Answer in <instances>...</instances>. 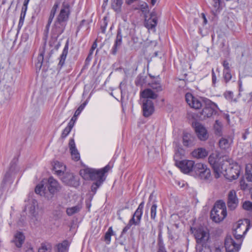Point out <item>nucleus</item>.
Instances as JSON below:
<instances>
[{
  "instance_id": "nucleus-51",
  "label": "nucleus",
  "mask_w": 252,
  "mask_h": 252,
  "mask_svg": "<svg viewBox=\"0 0 252 252\" xmlns=\"http://www.w3.org/2000/svg\"><path fill=\"white\" fill-rule=\"evenodd\" d=\"M132 225H134V223L129 220L128 224L123 229L122 233H126L130 229Z\"/></svg>"
},
{
  "instance_id": "nucleus-37",
  "label": "nucleus",
  "mask_w": 252,
  "mask_h": 252,
  "mask_svg": "<svg viewBox=\"0 0 252 252\" xmlns=\"http://www.w3.org/2000/svg\"><path fill=\"white\" fill-rule=\"evenodd\" d=\"M196 252H212L209 247L203 244H197L196 246Z\"/></svg>"
},
{
  "instance_id": "nucleus-38",
  "label": "nucleus",
  "mask_w": 252,
  "mask_h": 252,
  "mask_svg": "<svg viewBox=\"0 0 252 252\" xmlns=\"http://www.w3.org/2000/svg\"><path fill=\"white\" fill-rule=\"evenodd\" d=\"M223 78L224 82L228 83L232 78L230 70H223Z\"/></svg>"
},
{
  "instance_id": "nucleus-43",
  "label": "nucleus",
  "mask_w": 252,
  "mask_h": 252,
  "mask_svg": "<svg viewBox=\"0 0 252 252\" xmlns=\"http://www.w3.org/2000/svg\"><path fill=\"white\" fill-rule=\"evenodd\" d=\"M101 184V181L95 182L93 184L91 187V190L92 192H93L94 194L95 193L97 189L100 186Z\"/></svg>"
},
{
  "instance_id": "nucleus-53",
  "label": "nucleus",
  "mask_w": 252,
  "mask_h": 252,
  "mask_svg": "<svg viewBox=\"0 0 252 252\" xmlns=\"http://www.w3.org/2000/svg\"><path fill=\"white\" fill-rule=\"evenodd\" d=\"M212 85L214 87H215L216 84L217 83V76L216 75V74L213 68L212 69Z\"/></svg>"
},
{
  "instance_id": "nucleus-47",
  "label": "nucleus",
  "mask_w": 252,
  "mask_h": 252,
  "mask_svg": "<svg viewBox=\"0 0 252 252\" xmlns=\"http://www.w3.org/2000/svg\"><path fill=\"white\" fill-rule=\"evenodd\" d=\"M224 97L229 101H232L233 98V93L231 91H226L224 93Z\"/></svg>"
},
{
  "instance_id": "nucleus-17",
  "label": "nucleus",
  "mask_w": 252,
  "mask_h": 252,
  "mask_svg": "<svg viewBox=\"0 0 252 252\" xmlns=\"http://www.w3.org/2000/svg\"><path fill=\"white\" fill-rule=\"evenodd\" d=\"M62 180L65 184L75 187L79 185L78 181L76 179L75 177L72 173H66L63 174Z\"/></svg>"
},
{
  "instance_id": "nucleus-63",
  "label": "nucleus",
  "mask_w": 252,
  "mask_h": 252,
  "mask_svg": "<svg viewBox=\"0 0 252 252\" xmlns=\"http://www.w3.org/2000/svg\"><path fill=\"white\" fill-rule=\"evenodd\" d=\"M82 110H83L81 108L78 107V109L75 112L74 114H75V115H77L78 116L80 115Z\"/></svg>"
},
{
  "instance_id": "nucleus-25",
  "label": "nucleus",
  "mask_w": 252,
  "mask_h": 252,
  "mask_svg": "<svg viewBox=\"0 0 252 252\" xmlns=\"http://www.w3.org/2000/svg\"><path fill=\"white\" fill-rule=\"evenodd\" d=\"M208 154V153L207 150L203 148H198L195 149L191 153L192 156L197 159L203 158L207 157Z\"/></svg>"
},
{
  "instance_id": "nucleus-13",
  "label": "nucleus",
  "mask_w": 252,
  "mask_h": 252,
  "mask_svg": "<svg viewBox=\"0 0 252 252\" xmlns=\"http://www.w3.org/2000/svg\"><path fill=\"white\" fill-rule=\"evenodd\" d=\"M224 246L227 252H233L239 250V245L236 244L230 235L226 236Z\"/></svg>"
},
{
  "instance_id": "nucleus-55",
  "label": "nucleus",
  "mask_w": 252,
  "mask_h": 252,
  "mask_svg": "<svg viewBox=\"0 0 252 252\" xmlns=\"http://www.w3.org/2000/svg\"><path fill=\"white\" fill-rule=\"evenodd\" d=\"M69 146L70 151L76 149L75 147V144L74 139H71L69 142Z\"/></svg>"
},
{
  "instance_id": "nucleus-23",
  "label": "nucleus",
  "mask_w": 252,
  "mask_h": 252,
  "mask_svg": "<svg viewBox=\"0 0 252 252\" xmlns=\"http://www.w3.org/2000/svg\"><path fill=\"white\" fill-rule=\"evenodd\" d=\"M140 96L144 99L151 98L153 99H156L158 95L154 92L151 89H146L140 93Z\"/></svg>"
},
{
  "instance_id": "nucleus-40",
  "label": "nucleus",
  "mask_w": 252,
  "mask_h": 252,
  "mask_svg": "<svg viewBox=\"0 0 252 252\" xmlns=\"http://www.w3.org/2000/svg\"><path fill=\"white\" fill-rule=\"evenodd\" d=\"M157 205L156 203H154L151 208V218L153 220H155L157 214Z\"/></svg>"
},
{
  "instance_id": "nucleus-30",
  "label": "nucleus",
  "mask_w": 252,
  "mask_h": 252,
  "mask_svg": "<svg viewBox=\"0 0 252 252\" xmlns=\"http://www.w3.org/2000/svg\"><path fill=\"white\" fill-rule=\"evenodd\" d=\"M214 129L216 135L220 136L222 135V124L219 121L216 120L214 125Z\"/></svg>"
},
{
  "instance_id": "nucleus-36",
  "label": "nucleus",
  "mask_w": 252,
  "mask_h": 252,
  "mask_svg": "<svg viewBox=\"0 0 252 252\" xmlns=\"http://www.w3.org/2000/svg\"><path fill=\"white\" fill-rule=\"evenodd\" d=\"M52 249V246L49 243H42L41 246L38 249V252H50Z\"/></svg>"
},
{
  "instance_id": "nucleus-32",
  "label": "nucleus",
  "mask_w": 252,
  "mask_h": 252,
  "mask_svg": "<svg viewBox=\"0 0 252 252\" xmlns=\"http://www.w3.org/2000/svg\"><path fill=\"white\" fill-rule=\"evenodd\" d=\"M44 53L43 51L40 53L37 58L36 62L35 63L36 69H38L39 70L41 69L42 65L44 60Z\"/></svg>"
},
{
  "instance_id": "nucleus-2",
  "label": "nucleus",
  "mask_w": 252,
  "mask_h": 252,
  "mask_svg": "<svg viewBox=\"0 0 252 252\" xmlns=\"http://www.w3.org/2000/svg\"><path fill=\"white\" fill-rule=\"evenodd\" d=\"M227 215L225 203L222 200L217 201L211 211L210 217L213 221L220 222L223 220Z\"/></svg>"
},
{
  "instance_id": "nucleus-56",
  "label": "nucleus",
  "mask_w": 252,
  "mask_h": 252,
  "mask_svg": "<svg viewBox=\"0 0 252 252\" xmlns=\"http://www.w3.org/2000/svg\"><path fill=\"white\" fill-rule=\"evenodd\" d=\"M222 65L224 67L223 70H230L229 63L227 61L224 60L222 63Z\"/></svg>"
},
{
  "instance_id": "nucleus-8",
  "label": "nucleus",
  "mask_w": 252,
  "mask_h": 252,
  "mask_svg": "<svg viewBox=\"0 0 252 252\" xmlns=\"http://www.w3.org/2000/svg\"><path fill=\"white\" fill-rule=\"evenodd\" d=\"M240 173V167L235 165L233 166L229 167L228 168L223 167V173H220V174H223L227 179L232 181L236 179L239 176Z\"/></svg>"
},
{
  "instance_id": "nucleus-49",
  "label": "nucleus",
  "mask_w": 252,
  "mask_h": 252,
  "mask_svg": "<svg viewBox=\"0 0 252 252\" xmlns=\"http://www.w3.org/2000/svg\"><path fill=\"white\" fill-rule=\"evenodd\" d=\"M107 25V18L106 17L103 18V24L101 26L100 29L103 33L105 32L106 28Z\"/></svg>"
},
{
  "instance_id": "nucleus-16",
  "label": "nucleus",
  "mask_w": 252,
  "mask_h": 252,
  "mask_svg": "<svg viewBox=\"0 0 252 252\" xmlns=\"http://www.w3.org/2000/svg\"><path fill=\"white\" fill-rule=\"evenodd\" d=\"M238 200L236 196V192L234 190H230L228 194L227 206L228 208L233 210L237 206Z\"/></svg>"
},
{
  "instance_id": "nucleus-24",
  "label": "nucleus",
  "mask_w": 252,
  "mask_h": 252,
  "mask_svg": "<svg viewBox=\"0 0 252 252\" xmlns=\"http://www.w3.org/2000/svg\"><path fill=\"white\" fill-rule=\"evenodd\" d=\"M53 169L58 176H62L64 173L65 166L62 162L58 161H54L53 162Z\"/></svg>"
},
{
  "instance_id": "nucleus-29",
  "label": "nucleus",
  "mask_w": 252,
  "mask_h": 252,
  "mask_svg": "<svg viewBox=\"0 0 252 252\" xmlns=\"http://www.w3.org/2000/svg\"><path fill=\"white\" fill-rule=\"evenodd\" d=\"M115 235V232L113 230L112 227H110L108 230L105 234L104 237V241L106 242L107 244H109L111 242V237L112 235Z\"/></svg>"
},
{
  "instance_id": "nucleus-20",
  "label": "nucleus",
  "mask_w": 252,
  "mask_h": 252,
  "mask_svg": "<svg viewBox=\"0 0 252 252\" xmlns=\"http://www.w3.org/2000/svg\"><path fill=\"white\" fill-rule=\"evenodd\" d=\"M158 23V18L155 12H153L150 14V17L145 19L144 25L147 29H155Z\"/></svg>"
},
{
  "instance_id": "nucleus-58",
  "label": "nucleus",
  "mask_w": 252,
  "mask_h": 252,
  "mask_svg": "<svg viewBox=\"0 0 252 252\" xmlns=\"http://www.w3.org/2000/svg\"><path fill=\"white\" fill-rule=\"evenodd\" d=\"M140 9L142 12H146L148 9V6L144 3L140 5Z\"/></svg>"
},
{
  "instance_id": "nucleus-39",
  "label": "nucleus",
  "mask_w": 252,
  "mask_h": 252,
  "mask_svg": "<svg viewBox=\"0 0 252 252\" xmlns=\"http://www.w3.org/2000/svg\"><path fill=\"white\" fill-rule=\"evenodd\" d=\"M67 242L64 241L63 243L59 244L57 247V252H65L66 251Z\"/></svg>"
},
{
  "instance_id": "nucleus-6",
  "label": "nucleus",
  "mask_w": 252,
  "mask_h": 252,
  "mask_svg": "<svg viewBox=\"0 0 252 252\" xmlns=\"http://www.w3.org/2000/svg\"><path fill=\"white\" fill-rule=\"evenodd\" d=\"M176 155L174 158L175 161V164L180 169L182 172L184 174L191 173L193 174L196 164L194 161L188 159L178 160L176 159Z\"/></svg>"
},
{
  "instance_id": "nucleus-28",
  "label": "nucleus",
  "mask_w": 252,
  "mask_h": 252,
  "mask_svg": "<svg viewBox=\"0 0 252 252\" xmlns=\"http://www.w3.org/2000/svg\"><path fill=\"white\" fill-rule=\"evenodd\" d=\"M17 162L18 158H13L11 161L9 171L5 174V178H8L10 176V173L14 172L16 171Z\"/></svg>"
},
{
  "instance_id": "nucleus-42",
  "label": "nucleus",
  "mask_w": 252,
  "mask_h": 252,
  "mask_svg": "<svg viewBox=\"0 0 252 252\" xmlns=\"http://www.w3.org/2000/svg\"><path fill=\"white\" fill-rule=\"evenodd\" d=\"M72 158L75 161H78L80 159V154L76 149L70 151Z\"/></svg>"
},
{
  "instance_id": "nucleus-50",
  "label": "nucleus",
  "mask_w": 252,
  "mask_h": 252,
  "mask_svg": "<svg viewBox=\"0 0 252 252\" xmlns=\"http://www.w3.org/2000/svg\"><path fill=\"white\" fill-rule=\"evenodd\" d=\"M43 188L44 185L43 184H39L36 186L35 189V192L37 194H41V192L43 190Z\"/></svg>"
},
{
  "instance_id": "nucleus-62",
  "label": "nucleus",
  "mask_w": 252,
  "mask_h": 252,
  "mask_svg": "<svg viewBox=\"0 0 252 252\" xmlns=\"http://www.w3.org/2000/svg\"><path fill=\"white\" fill-rule=\"evenodd\" d=\"M74 123H75L74 122L70 120V122H69V123L68 124V126L66 127L72 129V128H73V127L74 126Z\"/></svg>"
},
{
  "instance_id": "nucleus-4",
  "label": "nucleus",
  "mask_w": 252,
  "mask_h": 252,
  "mask_svg": "<svg viewBox=\"0 0 252 252\" xmlns=\"http://www.w3.org/2000/svg\"><path fill=\"white\" fill-rule=\"evenodd\" d=\"M131 29L127 26H121L117 31L116 38L113 47L111 50V53L115 55L117 52L118 48H120L122 43V38H126L131 34Z\"/></svg>"
},
{
  "instance_id": "nucleus-10",
  "label": "nucleus",
  "mask_w": 252,
  "mask_h": 252,
  "mask_svg": "<svg viewBox=\"0 0 252 252\" xmlns=\"http://www.w3.org/2000/svg\"><path fill=\"white\" fill-rule=\"evenodd\" d=\"M67 23L56 19L52 29L53 34L58 37L64 31Z\"/></svg>"
},
{
  "instance_id": "nucleus-7",
  "label": "nucleus",
  "mask_w": 252,
  "mask_h": 252,
  "mask_svg": "<svg viewBox=\"0 0 252 252\" xmlns=\"http://www.w3.org/2000/svg\"><path fill=\"white\" fill-rule=\"evenodd\" d=\"M217 105L209 99L205 101V106L201 112L204 118H210L217 113Z\"/></svg>"
},
{
  "instance_id": "nucleus-45",
  "label": "nucleus",
  "mask_w": 252,
  "mask_h": 252,
  "mask_svg": "<svg viewBox=\"0 0 252 252\" xmlns=\"http://www.w3.org/2000/svg\"><path fill=\"white\" fill-rule=\"evenodd\" d=\"M183 144L186 146H189L191 144V141L189 139V135L185 134L183 137Z\"/></svg>"
},
{
  "instance_id": "nucleus-14",
  "label": "nucleus",
  "mask_w": 252,
  "mask_h": 252,
  "mask_svg": "<svg viewBox=\"0 0 252 252\" xmlns=\"http://www.w3.org/2000/svg\"><path fill=\"white\" fill-rule=\"evenodd\" d=\"M185 97L187 102L191 107L199 109L202 107L201 101L198 98L194 97L191 94L187 93Z\"/></svg>"
},
{
  "instance_id": "nucleus-41",
  "label": "nucleus",
  "mask_w": 252,
  "mask_h": 252,
  "mask_svg": "<svg viewBox=\"0 0 252 252\" xmlns=\"http://www.w3.org/2000/svg\"><path fill=\"white\" fill-rule=\"evenodd\" d=\"M242 226H244V225L242 223H238L237 224V227L235 229V230L233 232V234L235 236V238L236 239H240L241 238L242 235L240 234H237V233L238 232V229L239 228H240Z\"/></svg>"
},
{
  "instance_id": "nucleus-1",
  "label": "nucleus",
  "mask_w": 252,
  "mask_h": 252,
  "mask_svg": "<svg viewBox=\"0 0 252 252\" xmlns=\"http://www.w3.org/2000/svg\"><path fill=\"white\" fill-rule=\"evenodd\" d=\"M110 169V167L108 165L100 169L87 168L81 170L80 174L85 180H91L95 182L101 181L102 184L105 179L104 174Z\"/></svg>"
},
{
  "instance_id": "nucleus-9",
  "label": "nucleus",
  "mask_w": 252,
  "mask_h": 252,
  "mask_svg": "<svg viewBox=\"0 0 252 252\" xmlns=\"http://www.w3.org/2000/svg\"><path fill=\"white\" fill-rule=\"evenodd\" d=\"M70 8L69 3L63 2L59 13L56 19L67 23L71 14Z\"/></svg>"
},
{
  "instance_id": "nucleus-54",
  "label": "nucleus",
  "mask_w": 252,
  "mask_h": 252,
  "mask_svg": "<svg viewBox=\"0 0 252 252\" xmlns=\"http://www.w3.org/2000/svg\"><path fill=\"white\" fill-rule=\"evenodd\" d=\"M97 42H96V40H95L93 44L92 47H91V48L90 49V52H89V54H90V56H92L93 54V52H94V51L96 48L97 47Z\"/></svg>"
},
{
  "instance_id": "nucleus-31",
  "label": "nucleus",
  "mask_w": 252,
  "mask_h": 252,
  "mask_svg": "<svg viewBox=\"0 0 252 252\" xmlns=\"http://www.w3.org/2000/svg\"><path fill=\"white\" fill-rule=\"evenodd\" d=\"M150 87L156 93L161 92L163 90V87L158 81L152 82L150 84Z\"/></svg>"
},
{
  "instance_id": "nucleus-60",
  "label": "nucleus",
  "mask_w": 252,
  "mask_h": 252,
  "mask_svg": "<svg viewBox=\"0 0 252 252\" xmlns=\"http://www.w3.org/2000/svg\"><path fill=\"white\" fill-rule=\"evenodd\" d=\"M59 2L56 1L51 9L53 10V11H55L56 12L57 9L59 7Z\"/></svg>"
},
{
  "instance_id": "nucleus-19",
  "label": "nucleus",
  "mask_w": 252,
  "mask_h": 252,
  "mask_svg": "<svg viewBox=\"0 0 252 252\" xmlns=\"http://www.w3.org/2000/svg\"><path fill=\"white\" fill-rule=\"evenodd\" d=\"M233 137L230 135H225L222 137L219 142L220 148L223 150L228 149L233 143Z\"/></svg>"
},
{
  "instance_id": "nucleus-3",
  "label": "nucleus",
  "mask_w": 252,
  "mask_h": 252,
  "mask_svg": "<svg viewBox=\"0 0 252 252\" xmlns=\"http://www.w3.org/2000/svg\"><path fill=\"white\" fill-rule=\"evenodd\" d=\"M221 158L217 153L211 154L208 158V161L214 170L215 177H220V173H223L224 164H221Z\"/></svg>"
},
{
  "instance_id": "nucleus-11",
  "label": "nucleus",
  "mask_w": 252,
  "mask_h": 252,
  "mask_svg": "<svg viewBox=\"0 0 252 252\" xmlns=\"http://www.w3.org/2000/svg\"><path fill=\"white\" fill-rule=\"evenodd\" d=\"M143 114L145 117L150 116L154 113L155 110L154 103L152 100L146 99L142 101Z\"/></svg>"
},
{
  "instance_id": "nucleus-18",
  "label": "nucleus",
  "mask_w": 252,
  "mask_h": 252,
  "mask_svg": "<svg viewBox=\"0 0 252 252\" xmlns=\"http://www.w3.org/2000/svg\"><path fill=\"white\" fill-rule=\"evenodd\" d=\"M48 189L49 192L54 194L59 191L61 189V186L57 180L53 177H50L48 180Z\"/></svg>"
},
{
  "instance_id": "nucleus-34",
  "label": "nucleus",
  "mask_w": 252,
  "mask_h": 252,
  "mask_svg": "<svg viewBox=\"0 0 252 252\" xmlns=\"http://www.w3.org/2000/svg\"><path fill=\"white\" fill-rule=\"evenodd\" d=\"M122 3L123 0H112L111 6L115 11H119Z\"/></svg>"
},
{
  "instance_id": "nucleus-26",
  "label": "nucleus",
  "mask_w": 252,
  "mask_h": 252,
  "mask_svg": "<svg viewBox=\"0 0 252 252\" xmlns=\"http://www.w3.org/2000/svg\"><path fill=\"white\" fill-rule=\"evenodd\" d=\"M25 237L23 233L17 232L14 235V239L12 241L18 248H21L24 242Z\"/></svg>"
},
{
  "instance_id": "nucleus-59",
  "label": "nucleus",
  "mask_w": 252,
  "mask_h": 252,
  "mask_svg": "<svg viewBox=\"0 0 252 252\" xmlns=\"http://www.w3.org/2000/svg\"><path fill=\"white\" fill-rule=\"evenodd\" d=\"M59 2L56 1L51 9L53 10V11H55L56 12L57 9L59 7Z\"/></svg>"
},
{
  "instance_id": "nucleus-22",
  "label": "nucleus",
  "mask_w": 252,
  "mask_h": 252,
  "mask_svg": "<svg viewBox=\"0 0 252 252\" xmlns=\"http://www.w3.org/2000/svg\"><path fill=\"white\" fill-rule=\"evenodd\" d=\"M12 94V91L11 88L6 87L0 92V99L1 101L4 103L11 98Z\"/></svg>"
},
{
  "instance_id": "nucleus-21",
  "label": "nucleus",
  "mask_w": 252,
  "mask_h": 252,
  "mask_svg": "<svg viewBox=\"0 0 252 252\" xmlns=\"http://www.w3.org/2000/svg\"><path fill=\"white\" fill-rule=\"evenodd\" d=\"M195 132L198 138L202 141L208 138L207 131L205 127L200 124H196L195 127Z\"/></svg>"
},
{
  "instance_id": "nucleus-61",
  "label": "nucleus",
  "mask_w": 252,
  "mask_h": 252,
  "mask_svg": "<svg viewBox=\"0 0 252 252\" xmlns=\"http://www.w3.org/2000/svg\"><path fill=\"white\" fill-rule=\"evenodd\" d=\"M30 212L31 214H32L33 216H34V213L35 212L34 205H32V206L30 208Z\"/></svg>"
},
{
  "instance_id": "nucleus-27",
  "label": "nucleus",
  "mask_w": 252,
  "mask_h": 252,
  "mask_svg": "<svg viewBox=\"0 0 252 252\" xmlns=\"http://www.w3.org/2000/svg\"><path fill=\"white\" fill-rule=\"evenodd\" d=\"M68 46H69V40H67L66 41L65 46L64 47L63 50V51L62 54H61L60 56V60L59 63V65H60L61 67H62L63 64H64V62L67 56V55L68 54Z\"/></svg>"
},
{
  "instance_id": "nucleus-57",
  "label": "nucleus",
  "mask_w": 252,
  "mask_h": 252,
  "mask_svg": "<svg viewBox=\"0 0 252 252\" xmlns=\"http://www.w3.org/2000/svg\"><path fill=\"white\" fill-rule=\"evenodd\" d=\"M213 6L215 9H219L220 5V0H213Z\"/></svg>"
},
{
  "instance_id": "nucleus-44",
  "label": "nucleus",
  "mask_w": 252,
  "mask_h": 252,
  "mask_svg": "<svg viewBox=\"0 0 252 252\" xmlns=\"http://www.w3.org/2000/svg\"><path fill=\"white\" fill-rule=\"evenodd\" d=\"M158 249L165 248L163 244L161 231L159 232L158 235Z\"/></svg>"
},
{
  "instance_id": "nucleus-12",
  "label": "nucleus",
  "mask_w": 252,
  "mask_h": 252,
  "mask_svg": "<svg viewBox=\"0 0 252 252\" xmlns=\"http://www.w3.org/2000/svg\"><path fill=\"white\" fill-rule=\"evenodd\" d=\"M144 206V202L142 201L138 206L135 212L133 214L132 217L130 220L131 222L134 223L135 225H139L141 222L142 216L143 214V210Z\"/></svg>"
},
{
  "instance_id": "nucleus-64",
  "label": "nucleus",
  "mask_w": 252,
  "mask_h": 252,
  "mask_svg": "<svg viewBox=\"0 0 252 252\" xmlns=\"http://www.w3.org/2000/svg\"><path fill=\"white\" fill-rule=\"evenodd\" d=\"M26 252H34L33 248L31 246H30L28 248L27 250L26 251Z\"/></svg>"
},
{
  "instance_id": "nucleus-46",
  "label": "nucleus",
  "mask_w": 252,
  "mask_h": 252,
  "mask_svg": "<svg viewBox=\"0 0 252 252\" xmlns=\"http://www.w3.org/2000/svg\"><path fill=\"white\" fill-rule=\"evenodd\" d=\"M243 208L246 210L251 211L252 203L250 201H245L243 204Z\"/></svg>"
},
{
  "instance_id": "nucleus-35",
  "label": "nucleus",
  "mask_w": 252,
  "mask_h": 252,
  "mask_svg": "<svg viewBox=\"0 0 252 252\" xmlns=\"http://www.w3.org/2000/svg\"><path fill=\"white\" fill-rule=\"evenodd\" d=\"M246 178L248 181L252 182V164H248L246 167Z\"/></svg>"
},
{
  "instance_id": "nucleus-5",
  "label": "nucleus",
  "mask_w": 252,
  "mask_h": 252,
  "mask_svg": "<svg viewBox=\"0 0 252 252\" xmlns=\"http://www.w3.org/2000/svg\"><path fill=\"white\" fill-rule=\"evenodd\" d=\"M193 174L199 179L209 180L211 178V171L207 165L201 162L195 164Z\"/></svg>"
},
{
  "instance_id": "nucleus-33",
  "label": "nucleus",
  "mask_w": 252,
  "mask_h": 252,
  "mask_svg": "<svg viewBox=\"0 0 252 252\" xmlns=\"http://www.w3.org/2000/svg\"><path fill=\"white\" fill-rule=\"evenodd\" d=\"M81 207L79 205H76L72 207L67 208L66 210L68 216H71L74 214L79 212L80 211Z\"/></svg>"
},
{
  "instance_id": "nucleus-52",
  "label": "nucleus",
  "mask_w": 252,
  "mask_h": 252,
  "mask_svg": "<svg viewBox=\"0 0 252 252\" xmlns=\"http://www.w3.org/2000/svg\"><path fill=\"white\" fill-rule=\"evenodd\" d=\"M54 17L55 16H53V15H49V18L48 20V22L46 26V29L47 31H48L49 30L50 25L53 21V20Z\"/></svg>"
},
{
  "instance_id": "nucleus-48",
  "label": "nucleus",
  "mask_w": 252,
  "mask_h": 252,
  "mask_svg": "<svg viewBox=\"0 0 252 252\" xmlns=\"http://www.w3.org/2000/svg\"><path fill=\"white\" fill-rule=\"evenodd\" d=\"M71 129L69 128L66 127L62 132L61 137L62 138H65L71 131Z\"/></svg>"
},
{
  "instance_id": "nucleus-15",
  "label": "nucleus",
  "mask_w": 252,
  "mask_h": 252,
  "mask_svg": "<svg viewBox=\"0 0 252 252\" xmlns=\"http://www.w3.org/2000/svg\"><path fill=\"white\" fill-rule=\"evenodd\" d=\"M194 236L197 244L205 243L209 237V234L201 228H199L195 231Z\"/></svg>"
}]
</instances>
